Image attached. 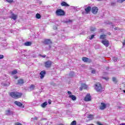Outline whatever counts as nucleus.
<instances>
[{
    "label": "nucleus",
    "mask_w": 125,
    "mask_h": 125,
    "mask_svg": "<svg viewBox=\"0 0 125 125\" xmlns=\"http://www.w3.org/2000/svg\"><path fill=\"white\" fill-rule=\"evenodd\" d=\"M69 98H71L72 100H73V101H75V100H77V98L76 97V96L75 95H69Z\"/></svg>",
    "instance_id": "nucleus-19"
},
{
    "label": "nucleus",
    "mask_w": 125,
    "mask_h": 125,
    "mask_svg": "<svg viewBox=\"0 0 125 125\" xmlns=\"http://www.w3.org/2000/svg\"><path fill=\"white\" fill-rule=\"evenodd\" d=\"M6 115H7V116H10V115H13V112L10 111V110H6Z\"/></svg>",
    "instance_id": "nucleus-15"
},
{
    "label": "nucleus",
    "mask_w": 125,
    "mask_h": 125,
    "mask_svg": "<svg viewBox=\"0 0 125 125\" xmlns=\"http://www.w3.org/2000/svg\"><path fill=\"white\" fill-rule=\"evenodd\" d=\"M82 60H83V62H91V60H89V59L86 57L82 58Z\"/></svg>",
    "instance_id": "nucleus-14"
},
{
    "label": "nucleus",
    "mask_w": 125,
    "mask_h": 125,
    "mask_svg": "<svg viewBox=\"0 0 125 125\" xmlns=\"http://www.w3.org/2000/svg\"><path fill=\"white\" fill-rule=\"evenodd\" d=\"M82 87L84 89H86L87 88V85L83 83L81 84Z\"/></svg>",
    "instance_id": "nucleus-23"
},
{
    "label": "nucleus",
    "mask_w": 125,
    "mask_h": 125,
    "mask_svg": "<svg viewBox=\"0 0 125 125\" xmlns=\"http://www.w3.org/2000/svg\"><path fill=\"white\" fill-rule=\"evenodd\" d=\"M92 12L93 14H97V12H98V8L97 7H93L92 8Z\"/></svg>",
    "instance_id": "nucleus-7"
},
{
    "label": "nucleus",
    "mask_w": 125,
    "mask_h": 125,
    "mask_svg": "<svg viewBox=\"0 0 125 125\" xmlns=\"http://www.w3.org/2000/svg\"><path fill=\"white\" fill-rule=\"evenodd\" d=\"M95 35H91L90 38H89V40H93V39L94 38Z\"/></svg>",
    "instance_id": "nucleus-34"
},
{
    "label": "nucleus",
    "mask_w": 125,
    "mask_h": 125,
    "mask_svg": "<svg viewBox=\"0 0 125 125\" xmlns=\"http://www.w3.org/2000/svg\"><path fill=\"white\" fill-rule=\"evenodd\" d=\"M10 84V83H4V86H9V85Z\"/></svg>",
    "instance_id": "nucleus-36"
},
{
    "label": "nucleus",
    "mask_w": 125,
    "mask_h": 125,
    "mask_svg": "<svg viewBox=\"0 0 125 125\" xmlns=\"http://www.w3.org/2000/svg\"><path fill=\"white\" fill-rule=\"evenodd\" d=\"M46 105H47V102H45L44 103L41 104V106L42 108H45L46 106Z\"/></svg>",
    "instance_id": "nucleus-22"
},
{
    "label": "nucleus",
    "mask_w": 125,
    "mask_h": 125,
    "mask_svg": "<svg viewBox=\"0 0 125 125\" xmlns=\"http://www.w3.org/2000/svg\"><path fill=\"white\" fill-rule=\"evenodd\" d=\"M61 4L62 6H65V7L70 6V5H69L68 3H67L65 1L62 2Z\"/></svg>",
    "instance_id": "nucleus-16"
},
{
    "label": "nucleus",
    "mask_w": 125,
    "mask_h": 125,
    "mask_svg": "<svg viewBox=\"0 0 125 125\" xmlns=\"http://www.w3.org/2000/svg\"><path fill=\"white\" fill-rule=\"evenodd\" d=\"M74 75V72H70V73H69V76H70V77H73Z\"/></svg>",
    "instance_id": "nucleus-33"
},
{
    "label": "nucleus",
    "mask_w": 125,
    "mask_h": 125,
    "mask_svg": "<svg viewBox=\"0 0 125 125\" xmlns=\"http://www.w3.org/2000/svg\"><path fill=\"white\" fill-rule=\"evenodd\" d=\"M14 104H15V105H17V106H18L19 107H21V108H24V105H23V104L21 103L20 102L15 101L14 102Z\"/></svg>",
    "instance_id": "nucleus-9"
},
{
    "label": "nucleus",
    "mask_w": 125,
    "mask_h": 125,
    "mask_svg": "<svg viewBox=\"0 0 125 125\" xmlns=\"http://www.w3.org/2000/svg\"><path fill=\"white\" fill-rule=\"evenodd\" d=\"M40 56H41V57H43V58H45V55H42L41 54H40L39 55Z\"/></svg>",
    "instance_id": "nucleus-43"
},
{
    "label": "nucleus",
    "mask_w": 125,
    "mask_h": 125,
    "mask_svg": "<svg viewBox=\"0 0 125 125\" xmlns=\"http://www.w3.org/2000/svg\"><path fill=\"white\" fill-rule=\"evenodd\" d=\"M112 82H113V83L116 84L118 83V80H117V78H116L115 77H113L112 78Z\"/></svg>",
    "instance_id": "nucleus-24"
},
{
    "label": "nucleus",
    "mask_w": 125,
    "mask_h": 125,
    "mask_svg": "<svg viewBox=\"0 0 125 125\" xmlns=\"http://www.w3.org/2000/svg\"><path fill=\"white\" fill-rule=\"evenodd\" d=\"M32 44V42H27L24 43V45L25 46H30Z\"/></svg>",
    "instance_id": "nucleus-20"
},
{
    "label": "nucleus",
    "mask_w": 125,
    "mask_h": 125,
    "mask_svg": "<svg viewBox=\"0 0 125 125\" xmlns=\"http://www.w3.org/2000/svg\"><path fill=\"white\" fill-rule=\"evenodd\" d=\"M4 56L2 55H0V59H3Z\"/></svg>",
    "instance_id": "nucleus-40"
},
{
    "label": "nucleus",
    "mask_w": 125,
    "mask_h": 125,
    "mask_svg": "<svg viewBox=\"0 0 125 125\" xmlns=\"http://www.w3.org/2000/svg\"><path fill=\"white\" fill-rule=\"evenodd\" d=\"M52 44H49L45 45V48L46 50H50V49H51V47L52 46Z\"/></svg>",
    "instance_id": "nucleus-13"
},
{
    "label": "nucleus",
    "mask_w": 125,
    "mask_h": 125,
    "mask_svg": "<svg viewBox=\"0 0 125 125\" xmlns=\"http://www.w3.org/2000/svg\"><path fill=\"white\" fill-rule=\"evenodd\" d=\"M72 21L71 20H69L68 21H66L65 23H72Z\"/></svg>",
    "instance_id": "nucleus-37"
},
{
    "label": "nucleus",
    "mask_w": 125,
    "mask_h": 125,
    "mask_svg": "<svg viewBox=\"0 0 125 125\" xmlns=\"http://www.w3.org/2000/svg\"><path fill=\"white\" fill-rule=\"evenodd\" d=\"M124 93H125V90H123Z\"/></svg>",
    "instance_id": "nucleus-54"
},
{
    "label": "nucleus",
    "mask_w": 125,
    "mask_h": 125,
    "mask_svg": "<svg viewBox=\"0 0 125 125\" xmlns=\"http://www.w3.org/2000/svg\"><path fill=\"white\" fill-rule=\"evenodd\" d=\"M90 30H91V32H94V31H95V30H96V28H95V27H91Z\"/></svg>",
    "instance_id": "nucleus-30"
},
{
    "label": "nucleus",
    "mask_w": 125,
    "mask_h": 125,
    "mask_svg": "<svg viewBox=\"0 0 125 125\" xmlns=\"http://www.w3.org/2000/svg\"><path fill=\"white\" fill-rule=\"evenodd\" d=\"M48 104H51V100H49V101H48Z\"/></svg>",
    "instance_id": "nucleus-45"
},
{
    "label": "nucleus",
    "mask_w": 125,
    "mask_h": 125,
    "mask_svg": "<svg viewBox=\"0 0 125 125\" xmlns=\"http://www.w3.org/2000/svg\"><path fill=\"white\" fill-rule=\"evenodd\" d=\"M35 87H36V86H35V85L34 84H31L30 87L29 88L30 89H31V90H34V89H35Z\"/></svg>",
    "instance_id": "nucleus-25"
},
{
    "label": "nucleus",
    "mask_w": 125,
    "mask_h": 125,
    "mask_svg": "<svg viewBox=\"0 0 125 125\" xmlns=\"http://www.w3.org/2000/svg\"><path fill=\"white\" fill-rule=\"evenodd\" d=\"M52 64V62H51V61H48L45 62V67H46V68H50Z\"/></svg>",
    "instance_id": "nucleus-6"
},
{
    "label": "nucleus",
    "mask_w": 125,
    "mask_h": 125,
    "mask_svg": "<svg viewBox=\"0 0 125 125\" xmlns=\"http://www.w3.org/2000/svg\"><path fill=\"white\" fill-rule=\"evenodd\" d=\"M100 31H101V32H102V29H100Z\"/></svg>",
    "instance_id": "nucleus-53"
},
{
    "label": "nucleus",
    "mask_w": 125,
    "mask_h": 125,
    "mask_svg": "<svg viewBox=\"0 0 125 125\" xmlns=\"http://www.w3.org/2000/svg\"><path fill=\"white\" fill-rule=\"evenodd\" d=\"M84 101L88 102L91 101V96L90 95V94L88 93L85 97L84 99Z\"/></svg>",
    "instance_id": "nucleus-5"
},
{
    "label": "nucleus",
    "mask_w": 125,
    "mask_h": 125,
    "mask_svg": "<svg viewBox=\"0 0 125 125\" xmlns=\"http://www.w3.org/2000/svg\"><path fill=\"white\" fill-rule=\"evenodd\" d=\"M36 17L37 19H40L41 16V15L39 13L36 14Z\"/></svg>",
    "instance_id": "nucleus-27"
},
{
    "label": "nucleus",
    "mask_w": 125,
    "mask_h": 125,
    "mask_svg": "<svg viewBox=\"0 0 125 125\" xmlns=\"http://www.w3.org/2000/svg\"><path fill=\"white\" fill-rule=\"evenodd\" d=\"M90 10H91V6H88L86 8H85V11L86 12V13H89Z\"/></svg>",
    "instance_id": "nucleus-17"
},
{
    "label": "nucleus",
    "mask_w": 125,
    "mask_h": 125,
    "mask_svg": "<svg viewBox=\"0 0 125 125\" xmlns=\"http://www.w3.org/2000/svg\"><path fill=\"white\" fill-rule=\"evenodd\" d=\"M42 42L45 45H46L47 44H52V42L50 39H45Z\"/></svg>",
    "instance_id": "nucleus-4"
},
{
    "label": "nucleus",
    "mask_w": 125,
    "mask_h": 125,
    "mask_svg": "<svg viewBox=\"0 0 125 125\" xmlns=\"http://www.w3.org/2000/svg\"><path fill=\"white\" fill-rule=\"evenodd\" d=\"M15 79H18V76H15Z\"/></svg>",
    "instance_id": "nucleus-49"
},
{
    "label": "nucleus",
    "mask_w": 125,
    "mask_h": 125,
    "mask_svg": "<svg viewBox=\"0 0 125 125\" xmlns=\"http://www.w3.org/2000/svg\"><path fill=\"white\" fill-rule=\"evenodd\" d=\"M100 39L102 40H104V39H106V35H101Z\"/></svg>",
    "instance_id": "nucleus-26"
},
{
    "label": "nucleus",
    "mask_w": 125,
    "mask_h": 125,
    "mask_svg": "<svg viewBox=\"0 0 125 125\" xmlns=\"http://www.w3.org/2000/svg\"><path fill=\"white\" fill-rule=\"evenodd\" d=\"M56 13L58 16H63V15H65V12L62 9H58L56 11Z\"/></svg>",
    "instance_id": "nucleus-3"
},
{
    "label": "nucleus",
    "mask_w": 125,
    "mask_h": 125,
    "mask_svg": "<svg viewBox=\"0 0 125 125\" xmlns=\"http://www.w3.org/2000/svg\"><path fill=\"white\" fill-rule=\"evenodd\" d=\"M50 84H51V85H53V86H55V83H54V82H50Z\"/></svg>",
    "instance_id": "nucleus-38"
},
{
    "label": "nucleus",
    "mask_w": 125,
    "mask_h": 125,
    "mask_svg": "<svg viewBox=\"0 0 125 125\" xmlns=\"http://www.w3.org/2000/svg\"><path fill=\"white\" fill-rule=\"evenodd\" d=\"M113 60L114 62H117V61H118V58L117 57H114L113 58Z\"/></svg>",
    "instance_id": "nucleus-31"
},
{
    "label": "nucleus",
    "mask_w": 125,
    "mask_h": 125,
    "mask_svg": "<svg viewBox=\"0 0 125 125\" xmlns=\"http://www.w3.org/2000/svg\"><path fill=\"white\" fill-rule=\"evenodd\" d=\"M68 94L70 95V94H72V92H71V91H68L67 92Z\"/></svg>",
    "instance_id": "nucleus-47"
},
{
    "label": "nucleus",
    "mask_w": 125,
    "mask_h": 125,
    "mask_svg": "<svg viewBox=\"0 0 125 125\" xmlns=\"http://www.w3.org/2000/svg\"><path fill=\"white\" fill-rule=\"evenodd\" d=\"M17 73H18L17 70H14L12 72V75H16Z\"/></svg>",
    "instance_id": "nucleus-28"
},
{
    "label": "nucleus",
    "mask_w": 125,
    "mask_h": 125,
    "mask_svg": "<svg viewBox=\"0 0 125 125\" xmlns=\"http://www.w3.org/2000/svg\"><path fill=\"white\" fill-rule=\"evenodd\" d=\"M83 88L81 86V87L80 88V90L82 91V90H83Z\"/></svg>",
    "instance_id": "nucleus-46"
},
{
    "label": "nucleus",
    "mask_w": 125,
    "mask_h": 125,
    "mask_svg": "<svg viewBox=\"0 0 125 125\" xmlns=\"http://www.w3.org/2000/svg\"><path fill=\"white\" fill-rule=\"evenodd\" d=\"M54 30H57V26L56 25L54 26Z\"/></svg>",
    "instance_id": "nucleus-41"
},
{
    "label": "nucleus",
    "mask_w": 125,
    "mask_h": 125,
    "mask_svg": "<svg viewBox=\"0 0 125 125\" xmlns=\"http://www.w3.org/2000/svg\"><path fill=\"white\" fill-rule=\"evenodd\" d=\"M101 0H98V1H101Z\"/></svg>",
    "instance_id": "nucleus-51"
},
{
    "label": "nucleus",
    "mask_w": 125,
    "mask_h": 125,
    "mask_svg": "<svg viewBox=\"0 0 125 125\" xmlns=\"http://www.w3.org/2000/svg\"><path fill=\"white\" fill-rule=\"evenodd\" d=\"M87 119H89L90 121H91L94 119V116H93V115L89 114L87 116Z\"/></svg>",
    "instance_id": "nucleus-18"
},
{
    "label": "nucleus",
    "mask_w": 125,
    "mask_h": 125,
    "mask_svg": "<svg viewBox=\"0 0 125 125\" xmlns=\"http://www.w3.org/2000/svg\"><path fill=\"white\" fill-rule=\"evenodd\" d=\"M125 0H117V2H120V3H122V2H124V1H125Z\"/></svg>",
    "instance_id": "nucleus-35"
},
{
    "label": "nucleus",
    "mask_w": 125,
    "mask_h": 125,
    "mask_svg": "<svg viewBox=\"0 0 125 125\" xmlns=\"http://www.w3.org/2000/svg\"><path fill=\"white\" fill-rule=\"evenodd\" d=\"M95 89L97 92H102V87L100 83H97L95 85Z\"/></svg>",
    "instance_id": "nucleus-2"
},
{
    "label": "nucleus",
    "mask_w": 125,
    "mask_h": 125,
    "mask_svg": "<svg viewBox=\"0 0 125 125\" xmlns=\"http://www.w3.org/2000/svg\"><path fill=\"white\" fill-rule=\"evenodd\" d=\"M24 83V81L22 79L19 80L18 81V84H23Z\"/></svg>",
    "instance_id": "nucleus-21"
},
{
    "label": "nucleus",
    "mask_w": 125,
    "mask_h": 125,
    "mask_svg": "<svg viewBox=\"0 0 125 125\" xmlns=\"http://www.w3.org/2000/svg\"><path fill=\"white\" fill-rule=\"evenodd\" d=\"M15 125H22V124H21L19 122H17L15 123Z\"/></svg>",
    "instance_id": "nucleus-39"
},
{
    "label": "nucleus",
    "mask_w": 125,
    "mask_h": 125,
    "mask_svg": "<svg viewBox=\"0 0 125 125\" xmlns=\"http://www.w3.org/2000/svg\"><path fill=\"white\" fill-rule=\"evenodd\" d=\"M45 74H46V72H45V71L43 70L40 73V79H43V78H44V76H45Z\"/></svg>",
    "instance_id": "nucleus-8"
},
{
    "label": "nucleus",
    "mask_w": 125,
    "mask_h": 125,
    "mask_svg": "<svg viewBox=\"0 0 125 125\" xmlns=\"http://www.w3.org/2000/svg\"><path fill=\"white\" fill-rule=\"evenodd\" d=\"M118 29H119V27H116L114 28V30H118Z\"/></svg>",
    "instance_id": "nucleus-48"
},
{
    "label": "nucleus",
    "mask_w": 125,
    "mask_h": 125,
    "mask_svg": "<svg viewBox=\"0 0 125 125\" xmlns=\"http://www.w3.org/2000/svg\"><path fill=\"white\" fill-rule=\"evenodd\" d=\"M118 108H119V109H121V108H122V107H121V106H118Z\"/></svg>",
    "instance_id": "nucleus-50"
},
{
    "label": "nucleus",
    "mask_w": 125,
    "mask_h": 125,
    "mask_svg": "<svg viewBox=\"0 0 125 125\" xmlns=\"http://www.w3.org/2000/svg\"><path fill=\"white\" fill-rule=\"evenodd\" d=\"M59 125H63L62 124H61Z\"/></svg>",
    "instance_id": "nucleus-55"
},
{
    "label": "nucleus",
    "mask_w": 125,
    "mask_h": 125,
    "mask_svg": "<svg viewBox=\"0 0 125 125\" xmlns=\"http://www.w3.org/2000/svg\"><path fill=\"white\" fill-rule=\"evenodd\" d=\"M91 73H92V74H95V70H92Z\"/></svg>",
    "instance_id": "nucleus-44"
},
{
    "label": "nucleus",
    "mask_w": 125,
    "mask_h": 125,
    "mask_svg": "<svg viewBox=\"0 0 125 125\" xmlns=\"http://www.w3.org/2000/svg\"><path fill=\"white\" fill-rule=\"evenodd\" d=\"M17 15L11 13L10 18H11V19H13V20H16L17 19Z\"/></svg>",
    "instance_id": "nucleus-12"
},
{
    "label": "nucleus",
    "mask_w": 125,
    "mask_h": 125,
    "mask_svg": "<svg viewBox=\"0 0 125 125\" xmlns=\"http://www.w3.org/2000/svg\"><path fill=\"white\" fill-rule=\"evenodd\" d=\"M103 79L104 80H106V81H108V80H109V78H108L107 77H103Z\"/></svg>",
    "instance_id": "nucleus-42"
},
{
    "label": "nucleus",
    "mask_w": 125,
    "mask_h": 125,
    "mask_svg": "<svg viewBox=\"0 0 125 125\" xmlns=\"http://www.w3.org/2000/svg\"><path fill=\"white\" fill-rule=\"evenodd\" d=\"M73 8H76V7H73Z\"/></svg>",
    "instance_id": "nucleus-56"
},
{
    "label": "nucleus",
    "mask_w": 125,
    "mask_h": 125,
    "mask_svg": "<svg viewBox=\"0 0 125 125\" xmlns=\"http://www.w3.org/2000/svg\"><path fill=\"white\" fill-rule=\"evenodd\" d=\"M7 2H9V3H11V2H13V0H5Z\"/></svg>",
    "instance_id": "nucleus-32"
},
{
    "label": "nucleus",
    "mask_w": 125,
    "mask_h": 125,
    "mask_svg": "<svg viewBox=\"0 0 125 125\" xmlns=\"http://www.w3.org/2000/svg\"><path fill=\"white\" fill-rule=\"evenodd\" d=\"M40 4H42V1H40Z\"/></svg>",
    "instance_id": "nucleus-52"
},
{
    "label": "nucleus",
    "mask_w": 125,
    "mask_h": 125,
    "mask_svg": "<svg viewBox=\"0 0 125 125\" xmlns=\"http://www.w3.org/2000/svg\"><path fill=\"white\" fill-rule=\"evenodd\" d=\"M77 125V122L76 121H73L71 123V125Z\"/></svg>",
    "instance_id": "nucleus-29"
},
{
    "label": "nucleus",
    "mask_w": 125,
    "mask_h": 125,
    "mask_svg": "<svg viewBox=\"0 0 125 125\" xmlns=\"http://www.w3.org/2000/svg\"><path fill=\"white\" fill-rule=\"evenodd\" d=\"M9 95L11 97H12V98H14V99H18L19 98H21V97H22L23 94L18 91H14L10 93Z\"/></svg>",
    "instance_id": "nucleus-1"
},
{
    "label": "nucleus",
    "mask_w": 125,
    "mask_h": 125,
    "mask_svg": "<svg viewBox=\"0 0 125 125\" xmlns=\"http://www.w3.org/2000/svg\"><path fill=\"white\" fill-rule=\"evenodd\" d=\"M101 106H100L99 108L100 110H105L106 109V105L104 103H101Z\"/></svg>",
    "instance_id": "nucleus-10"
},
{
    "label": "nucleus",
    "mask_w": 125,
    "mask_h": 125,
    "mask_svg": "<svg viewBox=\"0 0 125 125\" xmlns=\"http://www.w3.org/2000/svg\"><path fill=\"white\" fill-rule=\"evenodd\" d=\"M102 43H103L104 45H105L106 47L109 46V41L108 40L104 39V41H102Z\"/></svg>",
    "instance_id": "nucleus-11"
}]
</instances>
